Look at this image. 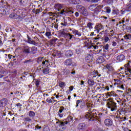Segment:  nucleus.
<instances>
[{
	"label": "nucleus",
	"mask_w": 131,
	"mask_h": 131,
	"mask_svg": "<svg viewBox=\"0 0 131 131\" xmlns=\"http://www.w3.org/2000/svg\"><path fill=\"white\" fill-rule=\"evenodd\" d=\"M62 73L63 74H64V75H68V74L70 73V71H69V70L68 69H64L62 71Z\"/></svg>",
	"instance_id": "nucleus-34"
},
{
	"label": "nucleus",
	"mask_w": 131,
	"mask_h": 131,
	"mask_svg": "<svg viewBox=\"0 0 131 131\" xmlns=\"http://www.w3.org/2000/svg\"><path fill=\"white\" fill-rule=\"evenodd\" d=\"M88 84H89V85H94V84H95V82L94 81V80H92V79H88Z\"/></svg>",
	"instance_id": "nucleus-35"
},
{
	"label": "nucleus",
	"mask_w": 131,
	"mask_h": 131,
	"mask_svg": "<svg viewBox=\"0 0 131 131\" xmlns=\"http://www.w3.org/2000/svg\"><path fill=\"white\" fill-rule=\"evenodd\" d=\"M64 65L66 66H71L72 65V59L71 58H68L64 61Z\"/></svg>",
	"instance_id": "nucleus-18"
},
{
	"label": "nucleus",
	"mask_w": 131,
	"mask_h": 131,
	"mask_svg": "<svg viewBox=\"0 0 131 131\" xmlns=\"http://www.w3.org/2000/svg\"><path fill=\"white\" fill-rule=\"evenodd\" d=\"M75 15L76 17H79V13L78 12H76L75 13Z\"/></svg>",
	"instance_id": "nucleus-64"
},
{
	"label": "nucleus",
	"mask_w": 131,
	"mask_h": 131,
	"mask_svg": "<svg viewBox=\"0 0 131 131\" xmlns=\"http://www.w3.org/2000/svg\"><path fill=\"white\" fill-rule=\"evenodd\" d=\"M44 57H40L37 58V62L39 64L40 62H42L43 61Z\"/></svg>",
	"instance_id": "nucleus-42"
},
{
	"label": "nucleus",
	"mask_w": 131,
	"mask_h": 131,
	"mask_svg": "<svg viewBox=\"0 0 131 131\" xmlns=\"http://www.w3.org/2000/svg\"><path fill=\"white\" fill-rule=\"evenodd\" d=\"M56 40H57V39H55V38L52 39L49 41V45L50 46H54V45H55V43H56Z\"/></svg>",
	"instance_id": "nucleus-32"
},
{
	"label": "nucleus",
	"mask_w": 131,
	"mask_h": 131,
	"mask_svg": "<svg viewBox=\"0 0 131 131\" xmlns=\"http://www.w3.org/2000/svg\"><path fill=\"white\" fill-rule=\"evenodd\" d=\"M73 55V52H72V51L69 50L65 52V56L66 57H70Z\"/></svg>",
	"instance_id": "nucleus-20"
},
{
	"label": "nucleus",
	"mask_w": 131,
	"mask_h": 131,
	"mask_svg": "<svg viewBox=\"0 0 131 131\" xmlns=\"http://www.w3.org/2000/svg\"><path fill=\"white\" fill-rule=\"evenodd\" d=\"M29 116L31 118H34L35 116V113L32 111H30L29 112Z\"/></svg>",
	"instance_id": "nucleus-25"
},
{
	"label": "nucleus",
	"mask_w": 131,
	"mask_h": 131,
	"mask_svg": "<svg viewBox=\"0 0 131 131\" xmlns=\"http://www.w3.org/2000/svg\"><path fill=\"white\" fill-rule=\"evenodd\" d=\"M94 11V14L95 15H98L99 13H100V10H99V9L98 8L96 7V8L93 10Z\"/></svg>",
	"instance_id": "nucleus-41"
},
{
	"label": "nucleus",
	"mask_w": 131,
	"mask_h": 131,
	"mask_svg": "<svg viewBox=\"0 0 131 131\" xmlns=\"http://www.w3.org/2000/svg\"><path fill=\"white\" fill-rule=\"evenodd\" d=\"M59 86L62 88H64V86L66 85V84H65V82H59Z\"/></svg>",
	"instance_id": "nucleus-52"
},
{
	"label": "nucleus",
	"mask_w": 131,
	"mask_h": 131,
	"mask_svg": "<svg viewBox=\"0 0 131 131\" xmlns=\"http://www.w3.org/2000/svg\"><path fill=\"white\" fill-rule=\"evenodd\" d=\"M101 74H99V72H98V71H93V78H95V77L99 78Z\"/></svg>",
	"instance_id": "nucleus-23"
},
{
	"label": "nucleus",
	"mask_w": 131,
	"mask_h": 131,
	"mask_svg": "<svg viewBox=\"0 0 131 131\" xmlns=\"http://www.w3.org/2000/svg\"><path fill=\"white\" fill-rule=\"evenodd\" d=\"M93 59L94 57L92 54H88L87 57H85V60L88 63H91V62H92Z\"/></svg>",
	"instance_id": "nucleus-14"
},
{
	"label": "nucleus",
	"mask_w": 131,
	"mask_h": 131,
	"mask_svg": "<svg viewBox=\"0 0 131 131\" xmlns=\"http://www.w3.org/2000/svg\"><path fill=\"white\" fill-rule=\"evenodd\" d=\"M114 81H115L116 83L118 85L120 84V80L117 79H115Z\"/></svg>",
	"instance_id": "nucleus-57"
},
{
	"label": "nucleus",
	"mask_w": 131,
	"mask_h": 131,
	"mask_svg": "<svg viewBox=\"0 0 131 131\" xmlns=\"http://www.w3.org/2000/svg\"><path fill=\"white\" fill-rule=\"evenodd\" d=\"M46 101L49 104H51V103H53V100H52V99H51V98H47Z\"/></svg>",
	"instance_id": "nucleus-56"
},
{
	"label": "nucleus",
	"mask_w": 131,
	"mask_h": 131,
	"mask_svg": "<svg viewBox=\"0 0 131 131\" xmlns=\"http://www.w3.org/2000/svg\"><path fill=\"white\" fill-rule=\"evenodd\" d=\"M72 2L74 5H79L80 4V0H72Z\"/></svg>",
	"instance_id": "nucleus-39"
},
{
	"label": "nucleus",
	"mask_w": 131,
	"mask_h": 131,
	"mask_svg": "<svg viewBox=\"0 0 131 131\" xmlns=\"http://www.w3.org/2000/svg\"><path fill=\"white\" fill-rule=\"evenodd\" d=\"M40 12V9H36V14H39V12Z\"/></svg>",
	"instance_id": "nucleus-63"
},
{
	"label": "nucleus",
	"mask_w": 131,
	"mask_h": 131,
	"mask_svg": "<svg viewBox=\"0 0 131 131\" xmlns=\"http://www.w3.org/2000/svg\"><path fill=\"white\" fill-rule=\"evenodd\" d=\"M102 115V113H99L97 112L96 110H93L92 111H89L85 115V118L88 119L89 121L92 120H96L97 119H100L101 116Z\"/></svg>",
	"instance_id": "nucleus-1"
},
{
	"label": "nucleus",
	"mask_w": 131,
	"mask_h": 131,
	"mask_svg": "<svg viewBox=\"0 0 131 131\" xmlns=\"http://www.w3.org/2000/svg\"><path fill=\"white\" fill-rule=\"evenodd\" d=\"M104 61V58L102 56H100L97 59L96 62L98 64H102Z\"/></svg>",
	"instance_id": "nucleus-22"
},
{
	"label": "nucleus",
	"mask_w": 131,
	"mask_h": 131,
	"mask_svg": "<svg viewBox=\"0 0 131 131\" xmlns=\"http://www.w3.org/2000/svg\"><path fill=\"white\" fill-rule=\"evenodd\" d=\"M126 12V10L125 9H123L122 10H113V15H116L118 17H120L121 16H123L124 14Z\"/></svg>",
	"instance_id": "nucleus-5"
},
{
	"label": "nucleus",
	"mask_w": 131,
	"mask_h": 131,
	"mask_svg": "<svg viewBox=\"0 0 131 131\" xmlns=\"http://www.w3.org/2000/svg\"><path fill=\"white\" fill-rule=\"evenodd\" d=\"M127 9H128V11H131V4H130V3L127 7Z\"/></svg>",
	"instance_id": "nucleus-60"
},
{
	"label": "nucleus",
	"mask_w": 131,
	"mask_h": 131,
	"mask_svg": "<svg viewBox=\"0 0 131 131\" xmlns=\"http://www.w3.org/2000/svg\"><path fill=\"white\" fill-rule=\"evenodd\" d=\"M124 38H125V39L126 40H131V34H126L124 36Z\"/></svg>",
	"instance_id": "nucleus-26"
},
{
	"label": "nucleus",
	"mask_w": 131,
	"mask_h": 131,
	"mask_svg": "<svg viewBox=\"0 0 131 131\" xmlns=\"http://www.w3.org/2000/svg\"><path fill=\"white\" fill-rule=\"evenodd\" d=\"M16 105L17 108H19V107H22V104H21L20 103H18Z\"/></svg>",
	"instance_id": "nucleus-61"
},
{
	"label": "nucleus",
	"mask_w": 131,
	"mask_h": 131,
	"mask_svg": "<svg viewBox=\"0 0 131 131\" xmlns=\"http://www.w3.org/2000/svg\"><path fill=\"white\" fill-rule=\"evenodd\" d=\"M103 27H103V25H102V24L97 23L95 25L94 29H95V30H96L97 32L99 33V32H100V30H102Z\"/></svg>",
	"instance_id": "nucleus-9"
},
{
	"label": "nucleus",
	"mask_w": 131,
	"mask_h": 131,
	"mask_svg": "<svg viewBox=\"0 0 131 131\" xmlns=\"http://www.w3.org/2000/svg\"><path fill=\"white\" fill-rule=\"evenodd\" d=\"M96 8V6H95V5L92 4V5H90L89 7H88V9L89 10V11H94Z\"/></svg>",
	"instance_id": "nucleus-30"
},
{
	"label": "nucleus",
	"mask_w": 131,
	"mask_h": 131,
	"mask_svg": "<svg viewBox=\"0 0 131 131\" xmlns=\"http://www.w3.org/2000/svg\"><path fill=\"white\" fill-rule=\"evenodd\" d=\"M0 14L1 15H5L6 14V11L3 8H0Z\"/></svg>",
	"instance_id": "nucleus-47"
},
{
	"label": "nucleus",
	"mask_w": 131,
	"mask_h": 131,
	"mask_svg": "<svg viewBox=\"0 0 131 131\" xmlns=\"http://www.w3.org/2000/svg\"><path fill=\"white\" fill-rule=\"evenodd\" d=\"M40 83V81H39L38 80H35V85H36V86H37V88H38V86H39Z\"/></svg>",
	"instance_id": "nucleus-55"
},
{
	"label": "nucleus",
	"mask_w": 131,
	"mask_h": 131,
	"mask_svg": "<svg viewBox=\"0 0 131 131\" xmlns=\"http://www.w3.org/2000/svg\"><path fill=\"white\" fill-rule=\"evenodd\" d=\"M61 55L62 54H61L60 51H54V52H53V53L52 54V56H53V57H58V58H60V57H61Z\"/></svg>",
	"instance_id": "nucleus-19"
},
{
	"label": "nucleus",
	"mask_w": 131,
	"mask_h": 131,
	"mask_svg": "<svg viewBox=\"0 0 131 131\" xmlns=\"http://www.w3.org/2000/svg\"><path fill=\"white\" fill-rule=\"evenodd\" d=\"M24 121L26 122H30L31 121V118H30V117H25Z\"/></svg>",
	"instance_id": "nucleus-43"
},
{
	"label": "nucleus",
	"mask_w": 131,
	"mask_h": 131,
	"mask_svg": "<svg viewBox=\"0 0 131 131\" xmlns=\"http://www.w3.org/2000/svg\"><path fill=\"white\" fill-rule=\"evenodd\" d=\"M17 16H18V15H17V14H11L9 15V17L11 18V19H17Z\"/></svg>",
	"instance_id": "nucleus-36"
},
{
	"label": "nucleus",
	"mask_w": 131,
	"mask_h": 131,
	"mask_svg": "<svg viewBox=\"0 0 131 131\" xmlns=\"http://www.w3.org/2000/svg\"><path fill=\"white\" fill-rule=\"evenodd\" d=\"M27 37H28V43H30V45H34V46H35L36 45V42L33 39H32L28 35H27Z\"/></svg>",
	"instance_id": "nucleus-17"
},
{
	"label": "nucleus",
	"mask_w": 131,
	"mask_h": 131,
	"mask_svg": "<svg viewBox=\"0 0 131 131\" xmlns=\"http://www.w3.org/2000/svg\"><path fill=\"white\" fill-rule=\"evenodd\" d=\"M108 100L110 101L107 103V106L110 109H111V111H116V109L117 108V105H116V103L113 100H112V98H110Z\"/></svg>",
	"instance_id": "nucleus-3"
},
{
	"label": "nucleus",
	"mask_w": 131,
	"mask_h": 131,
	"mask_svg": "<svg viewBox=\"0 0 131 131\" xmlns=\"http://www.w3.org/2000/svg\"><path fill=\"white\" fill-rule=\"evenodd\" d=\"M109 49V44L107 43L103 47V52H105V50H106V51H108Z\"/></svg>",
	"instance_id": "nucleus-48"
},
{
	"label": "nucleus",
	"mask_w": 131,
	"mask_h": 131,
	"mask_svg": "<svg viewBox=\"0 0 131 131\" xmlns=\"http://www.w3.org/2000/svg\"><path fill=\"white\" fill-rule=\"evenodd\" d=\"M76 103V108H77V107H78L79 104L80 109H83V108H85V107H86V103H85V101H83V100L82 99L77 100Z\"/></svg>",
	"instance_id": "nucleus-6"
},
{
	"label": "nucleus",
	"mask_w": 131,
	"mask_h": 131,
	"mask_svg": "<svg viewBox=\"0 0 131 131\" xmlns=\"http://www.w3.org/2000/svg\"><path fill=\"white\" fill-rule=\"evenodd\" d=\"M58 115L60 118H62V117H63V115H64V107L61 106L60 107L58 112Z\"/></svg>",
	"instance_id": "nucleus-15"
},
{
	"label": "nucleus",
	"mask_w": 131,
	"mask_h": 131,
	"mask_svg": "<svg viewBox=\"0 0 131 131\" xmlns=\"http://www.w3.org/2000/svg\"><path fill=\"white\" fill-rule=\"evenodd\" d=\"M76 53L78 54V55H80L81 54V52H82V50L81 49H78L76 51Z\"/></svg>",
	"instance_id": "nucleus-53"
},
{
	"label": "nucleus",
	"mask_w": 131,
	"mask_h": 131,
	"mask_svg": "<svg viewBox=\"0 0 131 131\" xmlns=\"http://www.w3.org/2000/svg\"><path fill=\"white\" fill-rule=\"evenodd\" d=\"M107 95L108 97H116L117 96L114 91L107 93Z\"/></svg>",
	"instance_id": "nucleus-27"
},
{
	"label": "nucleus",
	"mask_w": 131,
	"mask_h": 131,
	"mask_svg": "<svg viewBox=\"0 0 131 131\" xmlns=\"http://www.w3.org/2000/svg\"><path fill=\"white\" fill-rule=\"evenodd\" d=\"M104 40H105V42H107L108 41V40H110V39H109V37H105Z\"/></svg>",
	"instance_id": "nucleus-59"
},
{
	"label": "nucleus",
	"mask_w": 131,
	"mask_h": 131,
	"mask_svg": "<svg viewBox=\"0 0 131 131\" xmlns=\"http://www.w3.org/2000/svg\"><path fill=\"white\" fill-rule=\"evenodd\" d=\"M104 124L106 126H111L113 124V121L111 119H106L104 120Z\"/></svg>",
	"instance_id": "nucleus-12"
},
{
	"label": "nucleus",
	"mask_w": 131,
	"mask_h": 131,
	"mask_svg": "<svg viewBox=\"0 0 131 131\" xmlns=\"http://www.w3.org/2000/svg\"><path fill=\"white\" fill-rule=\"evenodd\" d=\"M105 8H106V13L107 14H110V13H111V8L109 7H107Z\"/></svg>",
	"instance_id": "nucleus-50"
},
{
	"label": "nucleus",
	"mask_w": 131,
	"mask_h": 131,
	"mask_svg": "<svg viewBox=\"0 0 131 131\" xmlns=\"http://www.w3.org/2000/svg\"><path fill=\"white\" fill-rule=\"evenodd\" d=\"M31 62H33L32 59H29V60H25L23 63L24 64H25L26 65H29V64H30V63H31Z\"/></svg>",
	"instance_id": "nucleus-38"
},
{
	"label": "nucleus",
	"mask_w": 131,
	"mask_h": 131,
	"mask_svg": "<svg viewBox=\"0 0 131 131\" xmlns=\"http://www.w3.org/2000/svg\"><path fill=\"white\" fill-rule=\"evenodd\" d=\"M106 69L108 70V71H112V66L110 64H106L105 66H104Z\"/></svg>",
	"instance_id": "nucleus-37"
},
{
	"label": "nucleus",
	"mask_w": 131,
	"mask_h": 131,
	"mask_svg": "<svg viewBox=\"0 0 131 131\" xmlns=\"http://www.w3.org/2000/svg\"><path fill=\"white\" fill-rule=\"evenodd\" d=\"M85 127V124L84 123H80L78 126L79 129H83Z\"/></svg>",
	"instance_id": "nucleus-31"
},
{
	"label": "nucleus",
	"mask_w": 131,
	"mask_h": 131,
	"mask_svg": "<svg viewBox=\"0 0 131 131\" xmlns=\"http://www.w3.org/2000/svg\"><path fill=\"white\" fill-rule=\"evenodd\" d=\"M37 52V48L35 46L29 47L27 45H24L23 47V53L25 56H28V55H35Z\"/></svg>",
	"instance_id": "nucleus-2"
},
{
	"label": "nucleus",
	"mask_w": 131,
	"mask_h": 131,
	"mask_svg": "<svg viewBox=\"0 0 131 131\" xmlns=\"http://www.w3.org/2000/svg\"><path fill=\"white\" fill-rule=\"evenodd\" d=\"M74 13V11L71 10H69L68 9H62V11L58 12L59 15H66V14H68L69 15H71V14H73Z\"/></svg>",
	"instance_id": "nucleus-8"
},
{
	"label": "nucleus",
	"mask_w": 131,
	"mask_h": 131,
	"mask_svg": "<svg viewBox=\"0 0 131 131\" xmlns=\"http://www.w3.org/2000/svg\"><path fill=\"white\" fill-rule=\"evenodd\" d=\"M68 120H69V122H70V121H72V117L70 116L69 117H68Z\"/></svg>",
	"instance_id": "nucleus-62"
},
{
	"label": "nucleus",
	"mask_w": 131,
	"mask_h": 131,
	"mask_svg": "<svg viewBox=\"0 0 131 131\" xmlns=\"http://www.w3.org/2000/svg\"><path fill=\"white\" fill-rule=\"evenodd\" d=\"M122 129L123 131H129V129H128V128L125 127H122Z\"/></svg>",
	"instance_id": "nucleus-58"
},
{
	"label": "nucleus",
	"mask_w": 131,
	"mask_h": 131,
	"mask_svg": "<svg viewBox=\"0 0 131 131\" xmlns=\"http://www.w3.org/2000/svg\"><path fill=\"white\" fill-rule=\"evenodd\" d=\"M124 59H125V56L123 54H120L117 57V60H118L119 62H122Z\"/></svg>",
	"instance_id": "nucleus-16"
},
{
	"label": "nucleus",
	"mask_w": 131,
	"mask_h": 131,
	"mask_svg": "<svg viewBox=\"0 0 131 131\" xmlns=\"http://www.w3.org/2000/svg\"><path fill=\"white\" fill-rule=\"evenodd\" d=\"M45 35L48 37V38H50V36H52V33L51 32H46Z\"/></svg>",
	"instance_id": "nucleus-51"
},
{
	"label": "nucleus",
	"mask_w": 131,
	"mask_h": 131,
	"mask_svg": "<svg viewBox=\"0 0 131 131\" xmlns=\"http://www.w3.org/2000/svg\"><path fill=\"white\" fill-rule=\"evenodd\" d=\"M93 25H94V23H92L91 22H89L88 24H87V27H88V28H89V29L91 30V29H93Z\"/></svg>",
	"instance_id": "nucleus-40"
},
{
	"label": "nucleus",
	"mask_w": 131,
	"mask_h": 131,
	"mask_svg": "<svg viewBox=\"0 0 131 131\" xmlns=\"http://www.w3.org/2000/svg\"><path fill=\"white\" fill-rule=\"evenodd\" d=\"M105 3L107 5H112L113 4V0H106Z\"/></svg>",
	"instance_id": "nucleus-49"
},
{
	"label": "nucleus",
	"mask_w": 131,
	"mask_h": 131,
	"mask_svg": "<svg viewBox=\"0 0 131 131\" xmlns=\"http://www.w3.org/2000/svg\"><path fill=\"white\" fill-rule=\"evenodd\" d=\"M81 14L83 15L84 16H88L89 15V13H88V11H86V9L83 7H81Z\"/></svg>",
	"instance_id": "nucleus-21"
},
{
	"label": "nucleus",
	"mask_w": 131,
	"mask_h": 131,
	"mask_svg": "<svg viewBox=\"0 0 131 131\" xmlns=\"http://www.w3.org/2000/svg\"><path fill=\"white\" fill-rule=\"evenodd\" d=\"M73 34L75 35H77L78 36H81V33L78 31V30H73L72 31Z\"/></svg>",
	"instance_id": "nucleus-29"
},
{
	"label": "nucleus",
	"mask_w": 131,
	"mask_h": 131,
	"mask_svg": "<svg viewBox=\"0 0 131 131\" xmlns=\"http://www.w3.org/2000/svg\"><path fill=\"white\" fill-rule=\"evenodd\" d=\"M60 35L62 36V37L68 38V39H74V38H75V37H74L73 35L67 33L64 29L60 32Z\"/></svg>",
	"instance_id": "nucleus-4"
},
{
	"label": "nucleus",
	"mask_w": 131,
	"mask_h": 131,
	"mask_svg": "<svg viewBox=\"0 0 131 131\" xmlns=\"http://www.w3.org/2000/svg\"><path fill=\"white\" fill-rule=\"evenodd\" d=\"M42 72L43 74H49L50 73V68L49 67L44 68L42 70Z\"/></svg>",
	"instance_id": "nucleus-24"
},
{
	"label": "nucleus",
	"mask_w": 131,
	"mask_h": 131,
	"mask_svg": "<svg viewBox=\"0 0 131 131\" xmlns=\"http://www.w3.org/2000/svg\"><path fill=\"white\" fill-rule=\"evenodd\" d=\"M26 128L29 129V131H30V129L29 128H30V129L34 128V127H32V124H31V125L28 124V125H26Z\"/></svg>",
	"instance_id": "nucleus-44"
},
{
	"label": "nucleus",
	"mask_w": 131,
	"mask_h": 131,
	"mask_svg": "<svg viewBox=\"0 0 131 131\" xmlns=\"http://www.w3.org/2000/svg\"><path fill=\"white\" fill-rule=\"evenodd\" d=\"M8 104V99L7 98H3L0 100V107H5Z\"/></svg>",
	"instance_id": "nucleus-11"
},
{
	"label": "nucleus",
	"mask_w": 131,
	"mask_h": 131,
	"mask_svg": "<svg viewBox=\"0 0 131 131\" xmlns=\"http://www.w3.org/2000/svg\"><path fill=\"white\" fill-rule=\"evenodd\" d=\"M101 0H86V2H88L89 3H98V2H100Z\"/></svg>",
	"instance_id": "nucleus-46"
},
{
	"label": "nucleus",
	"mask_w": 131,
	"mask_h": 131,
	"mask_svg": "<svg viewBox=\"0 0 131 131\" xmlns=\"http://www.w3.org/2000/svg\"><path fill=\"white\" fill-rule=\"evenodd\" d=\"M54 7H55V8L56 10H57L58 11L57 12V14L58 15H61V14H59V13H60V12L63 11V10H61V9H62L63 8V4L57 3L55 5Z\"/></svg>",
	"instance_id": "nucleus-10"
},
{
	"label": "nucleus",
	"mask_w": 131,
	"mask_h": 131,
	"mask_svg": "<svg viewBox=\"0 0 131 131\" xmlns=\"http://www.w3.org/2000/svg\"><path fill=\"white\" fill-rule=\"evenodd\" d=\"M49 63H50V61L46 59V58H44L43 61H42L41 66H47V65L49 64Z\"/></svg>",
	"instance_id": "nucleus-28"
},
{
	"label": "nucleus",
	"mask_w": 131,
	"mask_h": 131,
	"mask_svg": "<svg viewBox=\"0 0 131 131\" xmlns=\"http://www.w3.org/2000/svg\"><path fill=\"white\" fill-rule=\"evenodd\" d=\"M42 131H51V130H50V127H49V126L45 125L43 126Z\"/></svg>",
	"instance_id": "nucleus-45"
},
{
	"label": "nucleus",
	"mask_w": 131,
	"mask_h": 131,
	"mask_svg": "<svg viewBox=\"0 0 131 131\" xmlns=\"http://www.w3.org/2000/svg\"><path fill=\"white\" fill-rule=\"evenodd\" d=\"M118 119L120 122H122V121H125L126 120H127V119L125 117H120L118 118Z\"/></svg>",
	"instance_id": "nucleus-33"
},
{
	"label": "nucleus",
	"mask_w": 131,
	"mask_h": 131,
	"mask_svg": "<svg viewBox=\"0 0 131 131\" xmlns=\"http://www.w3.org/2000/svg\"><path fill=\"white\" fill-rule=\"evenodd\" d=\"M125 70H127L128 72L131 73V61H128L126 64L124 65Z\"/></svg>",
	"instance_id": "nucleus-13"
},
{
	"label": "nucleus",
	"mask_w": 131,
	"mask_h": 131,
	"mask_svg": "<svg viewBox=\"0 0 131 131\" xmlns=\"http://www.w3.org/2000/svg\"><path fill=\"white\" fill-rule=\"evenodd\" d=\"M60 124H59V130L60 131H63V130H65V129H66V127H67V126H66V124H67L68 123V121H66L64 122H60Z\"/></svg>",
	"instance_id": "nucleus-7"
},
{
	"label": "nucleus",
	"mask_w": 131,
	"mask_h": 131,
	"mask_svg": "<svg viewBox=\"0 0 131 131\" xmlns=\"http://www.w3.org/2000/svg\"><path fill=\"white\" fill-rule=\"evenodd\" d=\"M41 128V126L37 124L35 125L34 130H37L38 129H40Z\"/></svg>",
	"instance_id": "nucleus-54"
}]
</instances>
